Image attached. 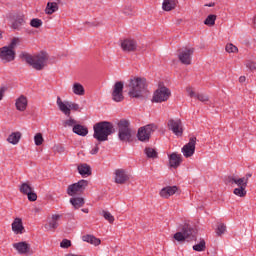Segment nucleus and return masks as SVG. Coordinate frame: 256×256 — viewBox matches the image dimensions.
Listing matches in <instances>:
<instances>
[{"label":"nucleus","mask_w":256,"mask_h":256,"mask_svg":"<svg viewBox=\"0 0 256 256\" xmlns=\"http://www.w3.org/2000/svg\"><path fill=\"white\" fill-rule=\"evenodd\" d=\"M171 97V90L167 87H161L154 92L152 101L154 103H163Z\"/></svg>","instance_id":"10"},{"label":"nucleus","mask_w":256,"mask_h":256,"mask_svg":"<svg viewBox=\"0 0 256 256\" xmlns=\"http://www.w3.org/2000/svg\"><path fill=\"white\" fill-rule=\"evenodd\" d=\"M123 87H124V84L121 81L116 82L113 86L112 99L116 103H121V101L125 99V96H123Z\"/></svg>","instance_id":"15"},{"label":"nucleus","mask_w":256,"mask_h":256,"mask_svg":"<svg viewBox=\"0 0 256 256\" xmlns=\"http://www.w3.org/2000/svg\"><path fill=\"white\" fill-rule=\"evenodd\" d=\"M94 139H97L100 143L103 141H109V135H113L115 133V126H113V123L108 121H101L96 123L93 126Z\"/></svg>","instance_id":"2"},{"label":"nucleus","mask_w":256,"mask_h":256,"mask_svg":"<svg viewBox=\"0 0 256 256\" xmlns=\"http://www.w3.org/2000/svg\"><path fill=\"white\" fill-rule=\"evenodd\" d=\"M246 67H247L248 69H250V71H255V69H256V63L253 62V61H247V62H246Z\"/></svg>","instance_id":"46"},{"label":"nucleus","mask_w":256,"mask_h":256,"mask_svg":"<svg viewBox=\"0 0 256 256\" xmlns=\"http://www.w3.org/2000/svg\"><path fill=\"white\" fill-rule=\"evenodd\" d=\"M115 183L118 185H123L129 181V175L123 169H116L115 170Z\"/></svg>","instance_id":"17"},{"label":"nucleus","mask_w":256,"mask_h":256,"mask_svg":"<svg viewBox=\"0 0 256 256\" xmlns=\"http://www.w3.org/2000/svg\"><path fill=\"white\" fill-rule=\"evenodd\" d=\"M195 48H183L179 50L178 59L182 65H191Z\"/></svg>","instance_id":"12"},{"label":"nucleus","mask_w":256,"mask_h":256,"mask_svg":"<svg viewBox=\"0 0 256 256\" xmlns=\"http://www.w3.org/2000/svg\"><path fill=\"white\" fill-rule=\"evenodd\" d=\"M186 91L190 97H197V95H195V92L193 91V88L188 87L186 88Z\"/></svg>","instance_id":"49"},{"label":"nucleus","mask_w":256,"mask_h":256,"mask_svg":"<svg viewBox=\"0 0 256 256\" xmlns=\"http://www.w3.org/2000/svg\"><path fill=\"white\" fill-rule=\"evenodd\" d=\"M128 120H120L118 122V138L123 143H129L131 141V128L129 127Z\"/></svg>","instance_id":"6"},{"label":"nucleus","mask_w":256,"mask_h":256,"mask_svg":"<svg viewBox=\"0 0 256 256\" xmlns=\"http://www.w3.org/2000/svg\"><path fill=\"white\" fill-rule=\"evenodd\" d=\"M21 43V38L14 37L12 38L9 45L3 46L0 48V61L1 63H13L15 61V57H17V45Z\"/></svg>","instance_id":"3"},{"label":"nucleus","mask_w":256,"mask_h":256,"mask_svg":"<svg viewBox=\"0 0 256 256\" xmlns=\"http://www.w3.org/2000/svg\"><path fill=\"white\" fill-rule=\"evenodd\" d=\"M225 231H227V226H225V224L221 223L217 226L216 235L221 236L225 233Z\"/></svg>","instance_id":"42"},{"label":"nucleus","mask_w":256,"mask_h":256,"mask_svg":"<svg viewBox=\"0 0 256 256\" xmlns=\"http://www.w3.org/2000/svg\"><path fill=\"white\" fill-rule=\"evenodd\" d=\"M144 153L148 159H157V150L151 147L145 148Z\"/></svg>","instance_id":"36"},{"label":"nucleus","mask_w":256,"mask_h":256,"mask_svg":"<svg viewBox=\"0 0 256 256\" xmlns=\"http://www.w3.org/2000/svg\"><path fill=\"white\" fill-rule=\"evenodd\" d=\"M215 21H217V15L210 14L204 20V25H207L208 27H213V25H215Z\"/></svg>","instance_id":"35"},{"label":"nucleus","mask_w":256,"mask_h":256,"mask_svg":"<svg viewBox=\"0 0 256 256\" xmlns=\"http://www.w3.org/2000/svg\"><path fill=\"white\" fill-rule=\"evenodd\" d=\"M72 131H73V133H75L76 135H79L80 137H87V135L89 133V130L87 129V127H85L81 124L75 125L72 128Z\"/></svg>","instance_id":"26"},{"label":"nucleus","mask_w":256,"mask_h":256,"mask_svg":"<svg viewBox=\"0 0 256 256\" xmlns=\"http://www.w3.org/2000/svg\"><path fill=\"white\" fill-rule=\"evenodd\" d=\"M72 92L74 95L83 96L85 95V87H83L81 83L76 82L72 86Z\"/></svg>","instance_id":"31"},{"label":"nucleus","mask_w":256,"mask_h":256,"mask_svg":"<svg viewBox=\"0 0 256 256\" xmlns=\"http://www.w3.org/2000/svg\"><path fill=\"white\" fill-rule=\"evenodd\" d=\"M122 51L126 53H131V51H135L137 49V42L132 39H125L121 43Z\"/></svg>","instance_id":"19"},{"label":"nucleus","mask_w":256,"mask_h":256,"mask_svg":"<svg viewBox=\"0 0 256 256\" xmlns=\"http://www.w3.org/2000/svg\"><path fill=\"white\" fill-rule=\"evenodd\" d=\"M30 25H31V27H34L35 29H39V27H41L43 25V21L38 18H33L30 21Z\"/></svg>","instance_id":"39"},{"label":"nucleus","mask_w":256,"mask_h":256,"mask_svg":"<svg viewBox=\"0 0 256 256\" xmlns=\"http://www.w3.org/2000/svg\"><path fill=\"white\" fill-rule=\"evenodd\" d=\"M180 232H176L174 234L175 241L179 243L183 241H194L197 239V232L189 225V223H184L179 227Z\"/></svg>","instance_id":"5"},{"label":"nucleus","mask_w":256,"mask_h":256,"mask_svg":"<svg viewBox=\"0 0 256 256\" xmlns=\"http://www.w3.org/2000/svg\"><path fill=\"white\" fill-rule=\"evenodd\" d=\"M3 38V34L0 32V39H2Z\"/></svg>","instance_id":"55"},{"label":"nucleus","mask_w":256,"mask_h":256,"mask_svg":"<svg viewBox=\"0 0 256 256\" xmlns=\"http://www.w3.org/2000/svg\"><path fill=\"white\" fill-rule=\"evenodd\" d=\"M56 104L59 111L66 117H71V111H79V104L61 100V97H57Z\"/></svg>","instance_id":"7"},{"label":"nucleus","mask_w":256,"mask_h":256,"mask_svg":"<svg viewBox=\"0 0 256 256\" xmlns=\"http://www.w3.org/2000/svg\"><path fill=\"white\" fill-rule=\"evenodd\" d=\"M63 215L61 214H53L51 218L48 221V227L51 231H55L59 227V221H61V218Z\"/></svg>","instance_id":"23"},{"label":"nucleus","mask_w":256,"mask_h":256,"mask_svg":"<svg viewBox=\"0 0 256 256\" xmlns=\"http://www.w3.org/2000/svg\"><path fill=\"white\" fill-rule=\"evenodd\" d=\"M43 134L41 133H37L35 136H34V143L35 145H37V147H39L40 145H43Z\"/></svg>","instance_id":"41"},{"label":"nucleus","mask_w":256,"mask_h":256,"mask_svg":"<svg viewBox=\"0 0 256 256\" xmlns=\"http://www.w3.org/2000/svg\"><path fill=\"white\" fill-rule=\"evenodd\" d=\"M147 87V80L145 78L136 77L130 80L128 95L134 99L143 97Z\"/></svg>","instance_id":"4"},{"label":"nucleus","mask_w":256,"mask_h":256,"mask_svg":"<svg viewBox=\"0 0 256 256\" xmlns=\"http://www.w3.org/2000/svg\"><path fill=\"white\" fill-rule=\"evenodd\" d=\"M168 129L177 137H181L183 135V123L181 119H170L168 121Z\"/></svg>","instance_id":"14"},{"label":"nucleus","mask_w":256,"mask_h":256,"mask_svg":"<svg viewBox=\"0 0 256 256\" xmlns=\"http://www.w3.org/2000/svg\"><path fill=\"white\" fill-rule=\"evenodd\" d=\"M177 7V1L175 0H164L162 3L163 11H173Z\"/></svg>","instance_id":"29"},{"label":"nucleus","mask_w":256,"mask_h":256,"mask_svg":"<svg viewBox=\"0 0 256 256\" xmlns=\"http://www.w3.org/2000/svg\"><path fill=\"white\" fill-rule=\"evenodd\" d=\"M60 247H62V249H69V247H71V241L67 239H63L62 242L60 243Z\"/></svg>","instance_id":"45"},{"label":"nucleus","mask_w":256,"mask_h":256,"mask_svg":"<svg viewBox=\"0 0 256 256\" xmlns=\"http://www.w3.org/2000/svg\"><path fill=\"white\" fill-rule=\"evenodd\" d=\"M19 191L22 195H27L28 201H37V193H35V189L31 187V182H22L19 186Z\"/></svg>","instance_id":"11"},{"label":"nucleus","mask_w":256,"mask_h":256,"mask_svg":"<svg viewBox=\"0 0 256 256\" xmlns=\"http://www.w3.org/2000/svg\"><path fill=\"white\" fill-rule=\"evenodd\" d=\"M59 11V5L56 2H48L45 13L46 15H53V13Z\"/></svg>","instance_id":"30"},{"label":"nucleus","mask_w":256,"mask_h":256,"mask_svg":"<svg viewBox=\"0 0 256 256\" xmlns=\"http://www.w3.org/2000/svg\"><path fill=\"white\" fill-rule=\"evenodd\" d=\"M82 241L85 243H90V245H94V247L101 245V239L95 237L94 235H84L82 236Z\"/></svg>","instance_id":"25"},{"label":"nucleus","mask_w":256,"mask_h":256,"mask_svg":"<svg viewBox=\"0 0 256 256\" xmlns=\"http://www.w3.org/2000/svg\"><path fill=\"white\" fill-rule=\"evenodd\" d=\"M205 249H206L205 240H201L198 244H195L193 246L194 251L201 252V251H205Z\"/></svg>","instance_id":"38"},{"label":"nucleus","mask_w":256,"mask_h":256,"mask_svg":"<svg viewBox=\"0 0 256 256\" xmlns=\"http://www.w3.org/2000/svg\"><path fill=\"white\" fill-rule=\"evenodd\" d=\"M196 143H197V138L191 137L189 139V142L182 147V153H183L184 157L189 158V157H193V155H195Z\"/></svg>","instance_id":"16"},{"label":"nucleus","mask_w":256,"mask_h":256,"mask_svg":"<svg viewBox=\"0 0 256 256\" xmlns=\"http://www.w3.org/2000/svg\"><path fill=\"white\" fill-rule=\"evenodd\" d=\"M89 185V181L87 180H80L77 183L71 184L67 188V194L70 197H75V195H81L87 186Z\"/></svg>","instance_id":"9"},{"label":"nucleus","mask_w":256,"mask_h":256,"mask_svg":"<svg viewBox=\"0 0 256 256\" xmlns=\"http://www.w3.org/2000/svg\"><path fill=\"white\" fill-rule=\"evenodd\" d=\"M28 100L25 97V95H21L20 97H18L16 99L15 102V107L17 109V111H25L27 109V105H28Z\"/></svg>","instance_id":"24"},{"label":"nucleus","mask_w":256,"mask_h":256,"mask_svg":"<svg viewBox=\"0 0 256 256\" xmlns=\"http://www.w3.org/2000/svg\"><path fill=\"white\" fill-rule=\"evenodd\" d=\"M5 91H7L6 86L0 87V101H3V98L5 97Z\"/></svg>","instance_id":"47"},{"label":"nucleus","mask_w":256,"mask_h":256,"mask_svg":"<svg viewBox=\"0 0 256 256\" xmlns=\"http://www.w3.org/2000/svg\"><path fill=\"white\" fill-rule=\"evenodd\" d=\"M20 140L21 132H13L7 138L8 143H11L12 145H17V143H19Z\"/></svg>","instance_id":"32"},{"label":"nucleus","mask_w":256,"mask_h":256,"mask_svg":"<svg viewBox=\"0 0 256 256\" xmlns=\"http://www.w3.org/2000/svg\"><path fill=\"white\" fill-rule=\"evenodd\" d=\"M20 59H24L28 65H31L36 71H43L47 66V61H49V56L45 52H41L36 55H31L27 52H22L20 54Z\"/></svg>","instance_id":"1"},{"label":"nucleus","mask_w":256,"mask_h":256,"mask_svg":"<svg viewBox=\"0 0 256 256\" xmlns=\"http://www.w3.org/2000/svg\"><path fill=\"white\" fill-rule=\"evenodd\" d=\"M182 161H183V158L181 154H177L176 152L172 153L169 156L170 167H173L174 169H177V167L181 165Z\"/></svg>","instance_id":"22"},{"label":"nucleus","mask_w":256,"mask_h":256,"mask_svg":"<svg viewBox=\"0 0 256 256\" xmlns=\"http://www.w3.org/2000/svg\"><path fill=\"white\" fill-rule=\"evenodd\" d=\"M178 189L179 188H177V186L164 187L160 191V197H163L164 199H169V197L177 193Z\"/></svg>","instance_id":"21"},{"label":"nucleus","mask_w":256,"mask_h":256,"mask_svg":"<svg viewBox=\"0 0 256 256\" xmlns=\"http://www.w3.org/2000/svg\"><path fill=\"white\" fill-rule=\"evenodd\" d=\"M78 172L82 177H89L91 175V166L86 163L80 164L78 165Z\"/></svg>","instance_id":"27"},{"label":"nucleus","mask_w":256,"mask_h":256,"mask_svg":"<svg viewBox=\"0 0 256 256\" xmlns=\"http://www.w3.org/2000/svg\"><path fill=\"white\" fill-rule=\"evenodd\" d=\"M12 231L15 235H23L25 227L23 226V220L21 218H15L12 223Z\"/></svg>","instance_id":"20"},{"label":"nucleus","mask_w":256,"mask_h":256,"mask_svg":"<svg viewBox=\"0 0 256 256\" xmlns=\"http://www.w3.org/2000/svg\"><path fill=\"white\" fill-rule=\"evenodd\" d=\"M205 7H215V3L206 4Z\"/></svg>","instance_id":"52"},{"label":"nucleus","mask_w":256,"mask_h":256,"mask_svg":"<svg viewBox=\"0 0 256 256\" xmlns=\"http://www.w3.org/2000/svg\"><path fill=\"white\" fill-rule=\"evenodd\" d=\"M25 15L24 14H17L14 17V21L12 23V28L15 29V31H21L23 29V26L25 25Z\"/></svg>","instance_id":"18"},{"label":"nucleus","mask_w":256,"mask_h":256,"mask_svg":"<svg viewBox=\"0 0 256 256\" xmlns=\"http://www.w3.org/2000/svg\"><path fill=\"white\" fill-rule=\"evenodd\" d=\"M13 249L17 251L18 255H33V250L31 249V244L27 241H22L12 244Z\"/></svg>","instance_id":"13"},{"label":"nucleus","mask_w":256,"mask_h":256,"mask_svg":"<svg viewBox=\"0 0 256 256\" xmlns=\"http://www.w3.org/2000/svg\"><path fill=\"white\" fill-rule=\"evenodd\" d=\"M227 183H230V185H237L238 187H243V185H247L243 178H237L235 176H229L227 178Z\"/></svg>","instance_id":"28"},{"label":"nucleus","mask_w":256,"mask_h":256,"mask_svg":"<svg viewBox=\"0 0 256 256\" xmlns=\"http://www.w3.org/2000/svg\"><path fill=\"white\" fill-rule=\"evenodd\" d=\"M196 98L198 101H201V103H207V101H209V96L203 93L196 94Z\"/></svg>","instance_id":"44"},{"label":"nucleus","mask_w":256,"mask_h":256,"mask_svg":"<svg viewBox=\"0 0 256 256\" xmlns=\"http://www.w3.org/2000/svg\"><path fill=\"white\" fill-rule=\"evenodd\" d=\"M251 177H253V174L247 173V174L245 175V177L242 178L243 181H244V183H246V186H247V183H249V179H251Z\"/></svg>","instance_id":"48"},{"label":"nucleus","mask_w":256,"mask_h":256,"mask_svg":"<svg viewBox=\"0 0 256 256\" xmlns=\"http://www.w3.org/2000/svg\"><path fill=\"white\" fill-rule=\"evenodd\" d=\"M246 79L247 78L245 76H240L239 77V83H245Z\"/></svg>","instance_id":"51"},{"label":"nucleus","mask_w":256,"mask_h":256,"mask_svg":"<svg viewBox=\"0 0 256 256\" xmlns=\"http://www.w3.org/2000/svg\"><path fill=\"white\" fill-rule=\"evenodd\" d=\"M57 2H58V3H60V2H61V0H57Z\"/></svg>","instance_id":"56"},{"label":"nucleus","mask_w":256,"mask_h":256,"mask_svg":"<svg viewBox=\"0 0 256 256\" xmlns=\"http://www.w3.org/2000/svg\"><path fill=\"white\" fill-rule=\"evenodd\" d=\"M247 186L244 184L243 186H238V188H235L233 193L234 195H237V197H245L247 195Z\"/></svg>","instance_id":"34"},{"label":"nucleus","mask_w":256,"mask_h":256,"mask_svg":"<svg viewBox=\"0 0 256 256\" xmlns=\"http://www.w3.org/2000/svg\"><path fill=\"white\" fill-rule=\"evenodd\" d=\"M225 49H226L227 53H237V51H239L237 46H235L231 43L227 44Z\"/></svg>","instance_id":"43"},{"label":"nucleus","mask_w":256,"mask_h":256,"mask_svg":"<svg viewBox=\"0 0 256 256\" xmlns=\"http://www.w3.org/2000/svg\"><path fill=\"white\" fill-rule=\"evenodd\" d=\"M102 216L104 217V219L106 221H108V223H110V224L115 223V217L112 216L110 212L103 210L102 211Z\"/></svg>","instance_id":"37"},{"label":"nucleus","mask_w":256,"mask_h":256,"mask_svg":"<svg viewBox=\"0 0 256 256\" xmlns=\"http://www.w3.org/2000/svg\"><path fill=\"white\" fill-rule=\"evenodd\" d=\"M35 213H39V208H35Z\"/></svg>","instance_id":"54"},{"label":"nucleus","mask_w":256,"mask_h":256,"mask_svg":"<svg viewBox=\"0 0 256 256\" xmlns=\"http://www.w3.org/2000/svg\"><path fill=\"white\" fill-rule=\"evenodd\" d=\"M70 203L75 209H80V207H83L85 205V199L81 197L71 198Z\"/></svg>","instance_id":"33"},{"label":"nucleus","mask_w":256,"mask_h":256,"mask_svg":"<svg viewBox=\"0 0 256 256\" xmlns=\"http://www.w3.org/2000/svg\"><path fill=\"white\" fill-rule=\"evenodd\" d=\"M63 125L65 127H75V125H79V124H77V120H75L71 116H69V119L65 120Z\"/></svg>","instance_id":"40"},{"label":"nucleus","mask_w":256,"mask_h":256,"mask_svg":"<svg viewBox=\"0 0 256 256\" xmlns=\"http://www.w3.org/2000/svg\"><path fill=\"white\" fill-rule=\"evenodd\" d=\"M91 155H97L99 153V144H96L94 148L90 151Z\"/></svg>","instance_id":"50"},{"label":"nucleus","mask_w":256,"mask_h":256,"mask_svg":"<svg viewBox=\"0 0 256 256\" xmlns=\"http://www.w3.org/2000/svg\"><path fill=\"white\" fill-rule=\"evenodd\" d=\"M82 212H83V213H89V209L83 208V209H82Z\"/></svg>","instance_id":"53"},{"label":"nucleus","mask_w":256,"mask_h":256,"mask_svg":"<svg viewBox=\"0 0 256 256\" xmlns=\"http://www.w3.org/2000/svg\"><path fill=\"white\" fill-rule=\"evenodd\" d=\"M155 131H157V125L155 124L140 127L137 133L138 140L142 142L149 141V139H151V133H155Z\"/></svg>","instance_id":"8"}]
</instances>
